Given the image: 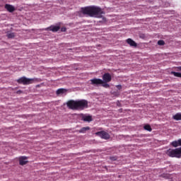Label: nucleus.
Returning a JSON list of instances; mask_svg holds the SVG:
<instances>
[{
    "label": "nucleus",
    "mask_w": 181,
    "mask_h": 181,
    "mask_svg": "<svg viewBox=\"0 0 181 181\" xmlns=\"http://www.w3.org/2000/svg\"><path fill=\"white\" fill-rule=\"evenodd\" d=\"M66 106L69 110H76V111H83L86 108H88V101L82 100H70L66 102Z\"/></svg>",
    "instance_id": "1"
},
{
    "label": "nucleus",
    "mask_w": 181,
    "mask_h": 181,
    "mask_svg": "<svg viewBox=\"0 0 181 181\" xmlns=\"http://www.w3.org/2000/svg\"><path fill=\"white\" fill-rule=\"evenodd\" d=\"M81 12L83 15H88V16H90L91 18H103V15L105 13L101 8L95 6L81 8Z\"/></svg>",
    "instance_id": "2"
},
{
    "label": "nucleus",
    "mask_w": 181,
    "mask_h": 181,
    "mask_svg": "<svg viewBox=\"0 0 181 181\" xmlns=\"http://www.w3.org/2000/svg\"><path fill=\"white\" fill-rule=\"evenodd\" d=\"M168 156H170V158H177L178 159H180L181 158V147L177 148L175 149L170 148L166 152Z\"/></svg>",
    "instance_id": "3"
},
{
    "label": "nucleus",
    "mask_w": 181,
    "mask_h": 181,
    "mask_svg": "<svg viewBox=\"0 0 181 181\" xmlns=\"http://www.w3.org/2000/svg\"><path fill=\"white\" fill-rule=\"evenodd\" d=\"M18 84H23L24 86H28V84H32L33 83V79L28 78L25 76H23L17 80Z\"/></svg>",
    "instance_id": "4"
},
{
    "label": "nucleus",
    "mask_w": 181,
    "mask_h": 181,
    "mask_svg": "<svg viewBox=\"0 0 181 181\" xmlns=\"http://www.w3.org/2000/svg\"><path fill=\"white\" fill-rule=\"evenodd\" d=\"M95 134L103 139H110V134L107 132L101 131L98 132Z\"/></svg>",
    "instance_id": "5"
},
{
    "label": "nucleus",
    "mask_w": 181,
    "mask_h": 181,
    "mask_svg": "<svg viewBox=\"0 0 181 181\" xmlns=\"http://www.w3.org/2000/svg\"><path fill=\"white\" fill-rule=\"evenodd\" d=\"M103 81H105V83H110V81L112 80V77L110 73H105L103 75Z\"/></svg>",
    "instance_id": "6"
},
{
    "label": "nucleus",
    "mask_w": 181,
    "mask_h": 181,
    "mask_svg": "<svg viewBox=\"0 0 181 181\" xmlns=\"http://www.w3.org/2000/svg\"><path fill=\"white\" fill-rule=\"evenodd\" d=\"M90 82L92 86H100V84H103V79L95 78L90 79Z\"/></svg>",
    "instance_id": "7"
},
{
    "label": "nucleus",
    "mask_w": 181,
    "mask_h": 181,
    "mask_svg": "<svg viewBox=\"0 0 181 181\" xmlns=\"http://www.w3.org/2000/svg\"><path fill=\"white\" fill-rule=\"evenodd\" d=\"M28 162L29 161L28 160V157H26V156H21L19 158V164L21 166L26 165V163H28Z\"/></svg>",
    "instance_id": "8"
},
{
    "label": "nucleus",
    "mask_w": 181,
    "mask_h": 181,
    "mask_svg": "<svg viewBox=\"0 0 181 181\" xmlns=\"http://www.w3.org/2000/svg\"><path fill=\"white\" fill-rule=\"evenodd\" d=\"M4 8L8 11V12H15V7L11 4H5Z\"/></svg>",
    "instance_id": "9"
},
{
    "label": "nucleus",
    "mask_w": 181,
    "mask_h": 181,
    "mask_svg": "<svg viewBox=\"0 0 181 181\" xmlns=\"http://www.w3.org/2000/svg\"><path fill=\"white\" fill-rule=\"evenodd\" d=\"M172 146L174 148H177V146H181V139H179L177 141H174L171 143Z\"/></svg>",
    "instance_id": "10"
},
{
    "label": "nucleus",
    "mask_w": 181,
    "mask_h": 181,
    "mask_svg": "<svg viewBox=\"0 0 181 181\" xmlns=\"http://www.w3.org/2000/svg\"><path fill=\"white\" fill-rule=\"evenodd\" d=\"M127 43H128V45H129L130 46H132L133 47H136V46H137L136 42H135V41H134V40H132L131 38H128L127 40Z\"/></svg>",
    "instance_id": "11"
},
{
    "label": "nucleus",
    "mask_w": 181,
    "mask_h": 181,
    "mask_svg": "<svg viewBox=\"0 0 181 181\" xmlns=\"http://www.w3.org/2000/svg\"><path fill=\"white\" fill-rule=\"evenodd\" d=\"M47 30H51L52 32H59V30H60V26H51L47 28Z\"/></svg>",
    "instance_id": "12"
},
{
    "label": "nucleus",
    "mask_w": 181,
    "mask_h": 181,
    "mask_svg": "<svg viewBox=\"0 0 181 181\" xmlns=\"http://www.w3.org/2000/svg\"><path fill=\"white\" fill-rule=\"evenodd\" d=\"M82 119L85 122H91V121H93V117L91 116H83Z\"/></svg>",
    "instance_id": "13"
},
{
    "label": "nucleus",
    "mask_w": 181,
    "mask_h": 181,
    "mask_svg": "<svg viewBox=\"0 0 181 181\" xmlns=\"http://www.w3.org/2000/svg\"><path fill=\"white\" fill-rule=\"evenodd\" d=\"M64 93H67V89L59 88L57 90L56 94L60 95V94H64Z\"/></svg>",
    "instance_id": "14"
},
{
    "label": "nucleus",
    "mask_w": 181,
    "mask_h": 181,
    "mask_svg": "<svg viewBox=\"0 0 181 181\" xmlns=\"http://www.w3.org/2000/svg\"><path fill=\"white\" fill-rule=\"evenodd\" d=\"M175 121H181V113H177L173 117Z\"/></svg>",
    "instance_id": "15"
},
{
    "label": "nucleus",
    "mask_w": 181,
    "mask_h": 181,
    "mask_svg": "<svg viewBox=\"0 0 181 181\" xmlns=\"http://www.w3.org/2000/svg\"><path fill=\"white\" fill-rule=\"evenodd\" d=\"M144 129L146 131H148V132H152V127H151V125H149V124H146V125L144 127Z\"/></svg>",
    "instance_id": "16"
},
{
    "label": "nucleus",
    "mask_w": 181,
    "mask_h": 181,
    "mask_svg": "<svg viewBox=\"0 0 181 181\" xmlns=\"http://www.w3.org/2000/svg\"><path fill=\"white\" fill-rule=\"evenodd\" d=\"M90 131V127H83L82 129H80L79 132L84 134V132Z\"/></svg>",
    "instance_id": "17"
},
{
    "label": "nucleus",
    "mask_w": 181,
    "mask_h": 181,
    "mask_svg": "<svg viewBox=\"0 0 181 181\" xmlns=\"http://www.w3.org/2000/svg\"><path fill=\"white\" fill-rule=\"evenodd\" d=\"M108 82H105L103 81V83H101L102 87H104L105 88H110V84L107 83Z\"/></svg>",
    "instance_id": "18"
},
{
    "label": "nucleus",
    "mask_w": 181,
    "mask_h": 181,
    "mask_svg": "<svg viewBox=\"0 0 181 181\" xmlns=\"http://www.w3.org/2000/svg\"><path fill=\"white\" fill-rule=\"evenodd\" d=\"M7 37L8 39H13V37H15V33H9L7 34Z\"/></svg>",
    "instance_id": "19"
},
{
    "label": "nucleus",
    "mask_w": 181,
    "mask_h": 181,
    "mask_svg": "<svg viewBox=\"0 0 181 181\" xmlns=\"http://www.w3.org/2000/svg\"><path fill=\"white\" fill-rule=\"evenodd\" d=\"M158 46H163V45H165V41L160 40L158 41Z\"/></svg>",
    "instance_id": "20"
},
{
    "label": "nucleus",
    "mask_w": 181,
    "mask_h": 181,
    "mask_svg": "<svg viewBox=\"0 0 181 181\" xmlns=\"http://www.w3.org/2000/svg\"><path fill=\"white\" fill-rule=\"evenodd\" d=\"M173 74H174L175 77H181V74L179 72H173Z\"/></svg>",
    "instance_id": "21"
},
{
    "label": "nucleus",
    "mask_w": 181,
    "mask_h": 181,
    "mask_svg": "<svg viewBox=\"0 0 181 181\" xmlns=\"http://www.w3.org/2000/svg\"><path fill=\"white\" fill-rule=\"evenodd\" d=\"M116 87L118 90H121V88H122V86L121 85H117L116 86Z\"/></svg>",
    "instance_id": "22"
},
{
    "label": "nucleus",
    "mask_w": 181,
    "mask_h": 181,
    "mask_svg": "<svg viewBox=\"0 0 181 181\" xmlns=\"http://www.w3.org/2000/svg\"><path fill=\"white\" fill-rule=\"evenodd\" d=\"M61 30L62 32H66V28H62Z\"/></svg>",
    "instance_id": "23"
},
{
    "label": "nucleus",
    "mask_w": 181,
    "mask_h": 181,
    "mask_svg": "<svg viewBox=\"0 0 181 181\" xmlns=\"http://www.w3.org/2000/svg\"><path fill=\"white\" fill-rule=\"evenodd\" d=\"M110 159H112V160H116L117 158L115 157H112Z\"/></svg>",
    "instance_id": "24"
},
{
    "label": "nucleus",
    "mask_w": 181,
    "mask_h": 181,
    "mask_svg": "<svg viewBox=\"0 0 181 181\" xmlns=\"http://www.w3.org/2000/svg\"><path fill=\"white\" fill-rule=\"evenodd\" d=\"M177 69H178L180 71H181V66H178V67H177Z\"/></svg>",
    "instance_id": "25"
},
{
    "label": "nucleus",
    "mask_w": 181,
    "mask_h": 181,
    "mask_svg": "<svg viewBox=\"0 0 181 181\" xmlns=\"http://www.w3.org/2000/svg\"><path fill=\"white\" fill-rule=\"evenodd\" d=\"M180 78H181V76H180Z\"/></svg>",
    "instance_id": "26"
}]
</instances>
